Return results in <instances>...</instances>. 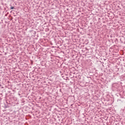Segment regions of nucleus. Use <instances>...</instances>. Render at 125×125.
<instances>
[{
  "instance_id": "nucleus-1",
  "label": "nucleus",
  "mask_w": 125,
  "mask_h": 125,
  "mask_svg": "<svg viewBox=\"0 0 125 125\" xmlns=\"http://www.w3.org/2000/svg\"><path fill=\"white\" fill-rule=\"evenodd\" d=\"M10 9H14V7L13 6L11 7Z\"/></svg>"
},
{
  "instance_id": "nucleus-2",
  "label": "nucleus",
  "mask_w": 125,
  "mask_h": 125,
  "mask_svg": "<svg viewBox=\"0 0 125 125\" xmlns=\"http://www.w3.org/2000/svg\"><path fill=\"white\" fill-rule=\"evenodd\" d=\"M0 86H1V85L0 84Z\"/></svg>"
},
{
  "instance_id": "nucleus-3",
  "label": "nucleus",
  "mask_w": 125,
  "mask_h": 125,
  "mask_svg": "<svg viewBox=\"0 0 125 125\" xmlns=\"http://www.w3.org/2000/svg\"><path fill=\"white\" fill-rule=\"evenodd\" d=\"M1 88H3V87H2Z\"/></svg>"
}]
</instances>
